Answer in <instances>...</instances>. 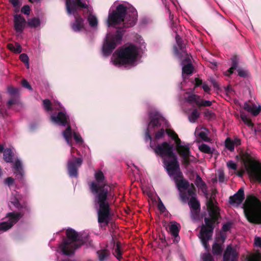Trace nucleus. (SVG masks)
<instances>
[{
	"label": "nucleus",
	"instance_id": "nucleus-1",
	"mask_svg": "<svg viewBox=\"0 0 261 261\" xmlns=\"http://www.w3.org/2000/svg\"><path fill=\"white\" fill-rule=\"evenodd\" d=\"M150 121L145 132V140L146 141H150V147L156 154L163 159L166 169L169 175L175 182L181 200L184 202L189 200V205L192 217L195 218L200 207V204L196 199L195 189L193 184L190 185L187 180L181 178L182 173L179 170L177 157L173 152V146L165 142L155 147L152 143L150 134L161 126L168 127L169 123L165 118L156 112L150 113Z\"/></svg>",
	"mask_w": 261,
	"mask_h": 261
},
{
	"label": "nucleus",
	"instance_id": "nucleus-2",
	"mask_svg": "<svg viewBox=\"0 0 261 261\" xmlns=\"http://www.w3.org/2000/svg\"><path fill=\"white\" fill-rule=\"evenodd\" d=\"M95 181L89 184L92 193L95 195L94 203L97 211L98 222L102 226L107 225L110 220L109 203L107 200L109 186L106 184L103 173L100 170L94 174Z\"/></svg>",
	"mask_w": 261,
	"mask_h": 261
},
{
	"label": "nucleus",
	"instance_id": "nucleus-3",
	"mask_svg": "<svg viewBox=\"0 0 261 261\" xmlns=\"http://www.w3.org/2000/svg\"><path fill=\"white\" fill-rule=\"evenodd\" d=\"M115 3L109 11L107 20L108 27H117L118 24L123 22L126 27L134 25L137 20L138 14L134 7L127 8L124 4H119L114 10Z\"/></svg>",
	"mask_w": 261,
	"mask_h": 261
},
{
	"label": "nucleus",
	"instance_id": "nucleus-4",
	"mask_svg": "<svg viewBox=\"0 0 261 261\" xmlns=\"http://www.w3.org/2000/svg\"><path fill=\"white\" fill-rule=\"evenodd\" d=\"M209 218H205V224L203 225L200 233V238L202 244L206 250H208L207 242L211 239L214 229V224L219 217V208L217 203L212 199H209L206 202Z\"/></svg>",
	"mask_w": 261,
	"mask_h": 261
},
{
	"label": "nucleus",
	"instance_id": "nucleus-5",
	"mask_svg": "<svg viewBox=\"0 0 261 261\" xmlns=\"http://www.w3.org/2000/svg\"><path fill=\"white\" fill-rule=\"evenodd\" d=\"M139 52V47L133 45L121 47L113 54L111 62L119 67L122 65L135 66L137 64Z\"/></svg>",
	"mask_w": 261,
	"mask_h": 261
},
{
	"label": "nucleus",
	"instance_id": "nucleus-6",
	"mask_svg": "<svg viewBox=\"0 0 261 261\" xmlns=\"http://www.w3.org/2000/svg\"><path fill=\"white\" fill-rule=\"evenodd\" d=\"M244 211L247 220L251 223L261 224V202L254 196L247 198Z\"/></svg>",
	"mask_w": 261,
	"mask_h": 261
},
{
	"label": "nucleus",
	"instance_id": "nucleus-7",
	"mask_svg": "<svg viewBox=\"0 0 261 261\" xmlns=\"http://www.w3.org/2000/svg\"><path fill=\"white\" fill-rule=\"evenodd\" d=\"M241 158L249 176L261 182V164L254 160V156L249 150L242 152Z\"/></svg>",
	"mask_w": 261,
	"mask_h": 261
},
{
	"label": "nucleus",
	"instance_id": "nucleus-8",
	"mask_svg": "<svg viewBox=\"0 0 261 261\" xmlns=\"http://www.w3.org/2000/svg\"><path fill=\"white\" fill-rule=\"evenodd\" d=\"M67 241H65L59 246L60 249L65 255H70L73 253L74 250L83 244L82 237L74 230L68 228L66 230Z\"/></svg>",
	"mask_w": 261,
	"mask_h": 261
},
{
	"label": "nucleus",
	"instance_id": "nucleus-9",
	"mask_svg": "<svg viewBox=\"0 0 261 261\" xmlns=\"http://www.w3.org/2000/svg\"><path fill=\"white\" fill-rule=\"evenodd\" d=\"M166 133L172 139L175 141L176 143V149L178 153L182 157L184 162L188 164L190 162H195L196 159L190 155V145L189 144H181L180 140L178 138L177 134L172 130L166 129Z\"/></svg>",
	"mask_w": 261,
	"mask_h": 261
},
{
	"label": "nucleus",
	"instance_id": "nucleus-10",
	"mask_svg": "<svg viewBox=\"0 0 261 261\" xmlns=\"http://www.w3.org/2000/svg\"><path fill=\"white\" fill-rule=\"evenodd\" d=\"M123 34L120 30L117 31L114 36L108 34L102 46V54L105 56L111 54L113 49L119 44L122 40Z\"/></svg>",
	"mask_w": 261,
	"mask_h": 261
},
{
	"label": "nucleus",
	"instance_id": "nucleus-11",
	"mask_svg": "<svg viewBox=\"0 0 261 261\" xmlns=\"http://www.w3.org/2000/svg\"><path fill=\"white\" fill-rule=\"evenodd\" d=\"M69 118L65 113L63 112H59L58 115H52L51 120L54 123L65 126L67 125L66 129L63 132V136L68 145L71 146L70 142V139L71 138V128L69 124Z\"/></svg>",
	"mask_w": 261,
	"mask_h": 261
},
{
	"label": "nucleus",
	"instance_id": "nucleus-12",
	"mask_svg": "<svg viewBox=\"0 0 261 261\" xmlns=\"http://www.w3.org/2000/svg\"><path fill=\"white\" fill-rule=\"evenodd\" d=\"M74 149L71 148V159L68 162L67 169L70 177L77 176V168L82 165L83 160L80 158H75L73 155Z\"/></svg>",
	"mask_w": 261,
	"mask_h": 261
},
{
	"label": "nucleus",
	"instance_id": "nucleus-13",
	"mask_svg": "<svg viewBox=\"0 0 261 261\" xmlns=\"http://www.w3.org/2000/svg\"><path fill=\"white\" fill-rule=\"evenodd\" d=\"M88 0H66V8L68 14H74L79 8L88 7Z\"/></svg>",
	"mask_w": 261,
	"mask_h": 261
},
{
	"label": "nucleus",
	"instance_id": "nucleus-14",
	"mask_svg": "<svg viewBox=\"0 0 261 261\" xmlns=\"http://www.w3.org/2000/svg\"><path fill=\"white\" fill-rule=\"evenodd\" d=\"M21 217V216L18 213H8L7 215L8 221L0 223V230L5 231L8 230L17 222Z\"/></svg>",
	"mask_w": 261,
	"mask_h": 261
},
{
	"label": "nucleus",
	"instance_id": "nucleus-15",
	"mask_svg": "<svg viewBox=\"0 0 261 261\" xmlns=\"http://www.w3.org/2000/svg\"><path fill=\"white\" fill-rule=\"evenodd\" d=\"M238 255L236 247L228 245L224 253L223 261H237Z\"/></svg>",
	"mask_w": 261,
	"mask_h": 261
},
{
	"label": "nucleus",
	"instance_id": "nucleus-16",
	"mask_svg": "<svg viewBox=\"0 0 261 261\" xmlns=\"http://www.w3.org/2000/svg\"><path fill=\"white\" fill-rule=\"evenodd\" d=\"M182 56H185L184 60L182 62V75L184 77L185 74H192L193 71V67L191 63L190 58L187 53L184 52Z\"/></svg>",
	"mask_w": 261,
	"mask_h": 261
},
{
	"label": "nucleus",
	"instance_id": "nucleus-17",
	"mask_svg": "<svg viewBox=\"0 0 261 261\" xmlns=\"http://www.w3.org/2000/svg\"><path fill=\"white\" fill-rule=\"evenodd\" d=\"M244 198V189L241 188L236 194L230 197L229 203L233 206H238L243 202Z\"/></svg>",
	"mask_w": 261,
	"mask_h": 261
},
{
	"label": "nucleus",
	"instance_id": "nucleus-18",
	"mask_svg": "<svg viewBox=\"0 0 261 261\" xmlns=\"http://www.w3.org/2000/svg\"><path fill=\"white\" fill-rule=\"evenodd\" d=\"M14 28L16 31L18 35L20 34L23 31L25 24V19L19 15H16L14 16Z\"/></svg>",
	"mask_w": 261,
	"mask_h": 261
},
{
	"label": "nucleus",
	"instance_id": "nucleus-19",
	"mask_svg": "<svg viewBox=\"0 0 261 261\" xmlns=\"http://www.w3.org/2000/svg\"><path fill=\"white\" fill-rule=\"evenodd\" d=\"M180 228V225L179 223L175 221H173L170 223L169 226V230L171 235L174 238V242L176 243L178 242L180 238L178 236L179 231Z\"/></svg>",
	"mask_w": 261,
	"mask_h": 261
},
{
	"label": "nucleus",
	"instance_id": "nucleus-20",
	"mask_svg": "<svg viewBox=\"0 0 261 261\" xmlns=\"http://www.w3.org/2000/svg\"><path fill=\"white\" fill-rule=\"evenodd\" d=\"M244 108L254 116L258 115L261 111V106L260 105L256 106L253 103L245 102Z\"/></svg>",
	"mask_w": 261,
	"mask_h": 261
},
{
	"label": "nucleus",
	"instance_id": "nucleus-21",
	"mask_svg": "<svg viewBox=\"0 0 261 261\" xmlns=\"http://www.w3.org/2000/svg\"><path fill=\"white\" fill-rule=\"evenodd\" d=\"M195 134L204 141H208L210 140L208 137V130L204 127H197L195 131Z\"/></svg>",
	"mask_w": 261,
	"mask_h": 261
},
{
	"label": "nucleus",
	"instance_id": "nucleus-22",
	"mask_svg": "<svg viewBox=\"0 0 261 261\" xmlns=\"http://www.w3.org/2000/svg\"><path fill=\"white\" fill-rule=\"evenodd\" d=\"M75 22L73 23L72 28L75 32L80 31L83 28L84 20L80 17L75 16Z\"/></svg>",
	"mask_w": 261,
	"mask_h": 261
},
{
	"label": "nucleus",
	"instance_id": "nucleus-23",
	"mask_svg": "<svg viewBox=\"0 0 261 261\" xmlns=\"http://www.w3.org/2000/svg\"><path fill=\"white\" fill-rule=\"evenodd\" d=\"M13 170H15L14 173L16 174V176H22L23 174L22 164L20 160H17L14 164Z\"/></svg>",
	"mask_w": 261,
	"mask_h": 261
},
{
	"label": "nucleus",
	"instance_id": "nucleus-24",
	"mask_svg": "<svg viewBox=\"0 0 261 261\" xmlns=\"http://www.w3.org/2000/svg\"><path fill=\"white\" fill-rule=\"evenodd\" d=\"M13 155V153L12 150L10 148H7L4 151V159L6 162H12V159Z\"/></svg>",
	"mask_w": 261,
	"mask_h": 261
},
{
	"label": "nucleus",
	"instance_id": "nucleus-25",
	"mask_svg": "<svg viewBox=\"0 0 261 261\" xmlns=\"http://www.w3.org/2000/svg\"><path fill=\"white\" fill-rule=\"evenodd\" d=\"M195 185L198 188L201 189L203 193L206 192V185L205 182L202 180L201 178L197 175L195 180Z\"/></svg>",
	"mask_w": 261,
	"mask_h": 261
},
{
	"label": "nucleus",
	"instance_id": "nucleus-26",
	"mask_svg": "<svg viewBox=\"0 0 261 261\" xmlns=\"http://www.w3.org/2000/svg\"><path fill=\"white\" fill-rule=\"evenodd\" d=\"M87 20L91 27L93 28H97L98 24V20L96 16L93 14L90 13L87 18Z\"/></svg>",
	"mask_w": 261,
	"mask_h": 261
},
{
	"label": "nucleus",
	"instance_id": "nucleus-27",
	"mask_svg": "<svg viewBox=\"0 0 261 261\" xmlns=\"http://www.w3.org/2000/svg\"><path fill=\"white\" fill-rule=\"evenodd\" d=\"M200 97L197 95L194 94H189L188 97L186 98V101L190 103H195L198 106Z\"/></svg>",
	"mask_w": 261,
	"mask_h": 261
},
{
	"label": "nucleus",
	"instance_id": "nucleus-28",
	"mask_svg": "<svg viewBox=\"0 0 261 261\" xmlns=\"http://www.w3.org/2000/svg\"><path fill=\"white\" fill-rule=\"evenodd\" d=\"M8 48L15 53H20L21 52V46L18 43H16L15 45L12 44L8 45Z\"/></svg>",
	"mask_w": 261,
	"mask_h": 261
},
{
	"label": "nucleus",
	"instance_id": "nucleus-29",
	"mask_svg": "<svg viewBox=\"0 0 261 261\" xmlns=\"http://www.w3.org/2000/svg\"><path fill=\"white\" fill-rule=\"evenodd\" d=\"M199 112L197 110H194L189 116V120L191 122L194 123L199 118Z\"/></svg>",
	"mask_w": 261,
	"mask_h": 261
},
{
	"label": "nucleus",
	"instance_id": "nucleus-30",
	"mask_svg": "<svg viewBox=\"0 0 261 261\" xmlns=\"http://www.w3.org/2000/svg\"><path fill=\"white\" fill-rule=\"evenodd\" d=\"M222 252V247L221 245L215 243L213 246V253L214 255H220Z\"/></svg>",
	"mask_w": 261,
	"mask_h": 261
},
{
	"label": "nucleus",
	"instance_id": "nucleus-31",
	"mask_svg": "<svg viewBox=\"0 0 261 261\" xmlns=\"http://www.w3.org/2000/svg\"><path fill=\"white\" fill-rule=\"evenodd\" d=\"M237 67V62L235 59H232L231 67L228 69L226 72H224V74L226 76H229L231 74L234 70Z\"/></svg>",
	"mask_w": 261,
	"mask_h": 261
},
{
	"label": "nucleus",
	"instance_id": "nucleus-32",
	"mask_svg": "<svg viewBox=\"0 0 261 261\" xmlns=\"http://www.w3.org/2000/svg\"><path fill=\"white\" fill-rule=\"evenodd\" d=\"M40 24H41V22H40V20L38 18H34L32 19H30L28 21V25L31 28H37L39 26H40Z\"/></svg>",
	"mask_w": 261,
	"mask_h": 261
},
{
	"label": "nucleus",
	"instance_id": "nucleus-33",
	"mask_svg": "<svg viewBox=\"0 0 261 261\" xmlns=\"http://www.w3.org/2000/svg\"><path fill=\"white\" fill-rule=\"evenodd\" d=\"M241 118L242 119V121L248 126L252 127L253 126V123L251 122V120L248 117V116L245 115L244 113H241Z\"/></svg>",
	"mask_w": 261,
	"mask_h": 261
},
{
	"label": "nucleus",
	"instance_id": "nucleus-34",
	"mask_svg": "<svg viewBox=\"0 0 261 261\" xmlns=\"http://www.w3.org/2000/svg\"><path fill=\"white\" fill-rule=\"evenodd\" d=\"M199 149L206 153H211L213 152V150L208 145L205 144H202L199 146Z\"/></svg>",
	"mask_w": 261,
	"mask_h": 261
},
{
	"label": "nucleus",
	"instance_id": "nucleus-35",
	"mask_svg": "<svg viewBox=\"0 0 261 261\" xmlns=\"http://www.w3.org/2000/svg\"><path fill=\"white\" fill-rule=\"evenodd\" d=\"M99 259L103 261L109 255V253L106 250H101L97 251Z\"/></svg>",
	"mask_w": 261,
	"mask_h": 261
},
{
	"label": "nucleus",
	"instance_id": "nucleus-36",
	"mask_svg": "<svg viewBox=\"0 0 261 261\" xmlns=\"http://www.w3.org/2000/svg\"><path fill=\"white\" fill-rule=\"evenodd\" d=\"M225 145L226 148L230 151H233L234 150V142L233 141L229 138H227L225 142Z\"/></svg>",
	"mask_w": 261,
	"mask_h": 261
},
{
	"label": "nucleus",
	"instance_id": "nucleus-37",
	"mask_svg": "<svg viewBox=\"0 0 261 261\" xmlns=\"http://www.w3.org/2000/svg\"><path fill=\"white\" fill-rule=\"evenodd\" d=\"M114 255L117 257V259H120L121 255V251L120 249V244L117 243L116 245L114 252L113 253Z\"/></svg>",
	"mask_w": 261,
	"mask_h": 261
},
{
	"label": "nucleus",
	"instance_id": "nucleus-38",
	"mask_svg": "<svg viewBox=\"0 0 261 261\" xmlns=\"http://www.w3.org/2000/svg\"><path fill=\"white\" fill-rule=\"evenodd\" d=\"M201 258L202 261H212L213 257L212 255L207 252L204 253L201 255Z\"/></svg>",
	"mask_w": 261,
	"mask_h": 261
},
{
	"label": "nucleus",
	"instance_id": "nucleus-39",
	"mask_svg": "<svg viewBox=\"0 0 261 261\" xmlns=\"http://www.w3.org/2000/svg\"><path fill=\"white\" fill-rule=\"evenodd\" d=\"M20 59L21 61H22L27 66V68H29V57L27 55L25 54H22L20 55Z\"/></svg>",
	"mask_w": 261,
	"mask_h": 261
},
{
	"label": "nucleus",
	"instance_id": "nucleus-40",
	"mask_svg": "<svg viewBox=\"0 0 261 261\" xmlns=\"http://www.w3.org/2000/svg\"><path fill=\"white\" fill-rule=\"evenodd\" d=\"M248 261H261V254H253L249 258Z\"/></svg>",
	"mask_w": 261,
	"mask_h": 261
},
{
	"label": "nucleus",
	"instance_id": "nucleus-41",
	"mask_svg": "<svg viewBox=\"0 0 261 261\" xmlns=\"http://www.w3.org/2000/svg\"><path fill=\"white\" fill-rule=\"evenodd\" d=\"M43 107L44 109L48 111L51 110L50 101L48 99H45L43 101Z\"/></svg>",
	"mask_w": 261,
	"mask_h": 261
},
{
	"label": "nucleus",
	"instance_id": "nucleus-42",
	"mask_svg": "<svg viewBox=\"0 0 261 261\" xmlns=\"http://www.w3.org/2000/svg\"><path fill=\"white\" fill-rule=\"evenodd\" d=\"M212 105V102L209 100H203L200 98L199 102H198V106H210Z\"/></svg>",
	"mask_w": 261,
	"mask_h": 261
},
{
	"label": "nucleus",
	"instance_id": "nucleus-43",
	"mask_svg": "<svg viewBox=\"0 0 261 261\" xmlns=\"http://www.w3.org/2000/svg\"><path fill=\"white\" fill-rule=\"evenodd\" d=\"M218 180L220 182H223L225 181V176L224 172L222 170L218 172Z\"/></svg>",
	"mask_w": 261,
	"mask_h": 261
},
{
	"label": "nucleus",
	"instance_id": "nucleus-44",
	"mask_svg": "<svg viewBox=\"0 0 261 261\" xmlns=\"http://www.w3.org/2000/svg\"><path fill=\"white\" fill-rule=\"evenodd\" d=\"M11 203L13 204L14 206H15L16 208H19L20 204L18 202V199L14 197L13 198H12L11 199Z\"/></svg>",
	"mask_w": 261,
	"mask_h": 261
},
{
	"label": "nucleus",
	"instance_id": "nucleus-45",
	"mask_svg": "<svg viewBox=\"0 0 261 261\" xmlns=\"http://www.w3.org/2000/svg\"><path fill=\"white\" fill-rule=\"evenodd\" d=\"M165 134L164 129L163 128L161 129L155 134V138L159 139L162 138Z\"/></svg>",
	"mask_w": 261,
	"mask_h": 261
},
{
	"label": "nucleus",
	"instance_id": "nucleus-46",
	"mask_svg": "<svg viewBox=\"0 0 261 261\" xmlns=\"http://www.w3.org/2000/svg\"><path fill=\"white\" fill-rule=\"evenodd\" d=\"M227 166L229 168L233 170H236L237 169L236 164L232 161L228 162L227 163Z\"/></svg>",
	"mask_w": 261,
	"mask_h": 261
},
{
	"label": "nucleus",
	"instance_id": "nucleus-47",
	"mask_svg": "<svg viewBox=\"0 0 261 261\" xmlns=\"http://www.w3.org/2000/svg\"><path fill=\"white\" fill-rule=\"evenodd\" d=\"M254 245L256 247L261 248V238L255 237L254 238Z\"/></svg>",
	"mask_w": 261,
	"mask_h": 261
},
{
	"label": "nucleus",
	"instance_id": "nucleus-48",
	"mask_svg": "<svg viewBox=\"0 0 261 261\" xmlns=\"http://www.w3.org/2000/svg\"><path fill=\"white\" fill-rule=\"evenodd\" d=\"M73 137H74V140H75V141L77 143H80L83 142L82 137H81V136L80 135L77 134V133H74Z\"/></svg>",
	"mask_w": 261,
	"mask_h": 261
},
{
	"label": "nucleus",
	"instance_id": "nucleus-49",
	"mask_svg": "<svg viewBox=\"0 0 261 261\" xmlns=\"http://www.w3.org/2000/svg\"><path fill=\"white\" fill-rule=\"evenodd\" d=\"M30 12V7L26 5L23 6L21 9V12L26 15H29Z\"/></svg>",
	"mask_w": 261,
	"mask_h": 261
},
{
	"label": "nucleus",
	"instance_id": "nucleus-50",
	"mask_svg": "<svg viewBox=\"0 0 261 261\" xmlns=\"http://www.w3.org/2000/svg\"><path fill=\"white\" fill-rule=\"evenodd\" d=\"M10 2L13 5V6L17 9H18L20 5L19 0H10Z\"/></svg>",
	"mask_w": 261,
	"mask_h": 261
},
{
	"label": "nucleus",
	"instance_id": "nucleus-51",
	"mask_svg": "<svg viewBox=\"0 0 261 261\" xmlns=\"http://www.w3.org/2000/svg\"><path fill=\"white\" fill-rule=\"evenodd\" d=\"M22 83V86L29 89V90H32V87L31 86V85L29 84V83L27 82V81H26L25 80H23L21 82Z\"/></svg>",
	"mask_w": 261,
	"mask_h": 261
},
{
	"label": "nucleus",
	"instance_id": "nucleus-52",
	"mask_svg": "<svg viewBox=\"0 0 261 261\" xmlns=\"http://www.w3.org/2000/svg\"><path fill=\"white\" fill-rule=\"evenodd\" d=\"M175 39H176V41L177 44L179 48L181 49L182 48L181 39L180 38V37L178 35H177L176 36Z\"/></svg>",
	"mask_w": 261,
	"mask_h": 261
},
{
	"label": "nucleus",
	"instance_id": "nucleus-53",
	"mask_svg": "<svg viewBox=\"0 0 261 261\" xmlns=\"http://www.w3.org/2000/svg\"><path fill=\"white\" fill-rule=\"evenodd\" d=\"M5 183L10 186L14 183V179L12 177H8L5 179Z\"/></svg>",
	"mask_w": 261,
	"mask_h": 261
},
{
	"label": "nucleus",
	"instance_id": "nucleus-54",
	"mask_svg": "<svg viewBox=\"0 0 261 261\" xmlns=\"http://www.w3.org/2000/svg\"><path fill=\"white\" fill-rule=\"evenodd\" d=\"M8 92L11 95L15 94L18 92V89L14 88H9L8 89Z\"/></svg>",
	"mask_w": 261,
	"mask_h": 261
},
{
	"label": "nucleus",
	"instance_id": "nucleus-55",
	"mask_svg": "<svg viewBox=\"0 0 261 261\" xmlns=\"http://www.w3.org/2000/svg\"><path fill=\"white\" fill-rule=\"evenodd\" d=\"M238 74L241 77H246L247 75V72L241 69L238 70Z\"/></svg>",
	"mask_w": 261,
	"mask_h": 261
},
{
	"label": "nucleus",
	"instance_id": "nucleus-56",
	"mask_svg": "<svg viewBox=\"0 0 261 261\" xmlns=\"http://www.w3.org/2000/svg\"><path fill=\"white\" fill-rule=\"evenodd\" d=\"M230 228V225L229 224H225L223 225L222 230L224 231H228Z\"/></svg>",
	"mask_w": 261,
	"mask_h": 261
},
{
	"label": "nucleus",
	"instance_id": "nucleus-57",
	"mask_svg": "<svg viewBox=\"0 0 261 261\" xmlns=\"http://www.w3.org/2000/svg\"><path fill=\"white\" fill-rule=\"evenodd\" d=\"M17 102L16 99H10L8 102V105L9 106H11L12 105L16 104Z\"/></svg>",
	"mask_w": 261,
	"mask_h": 261
},
{
	"label": "nucleus",
	"instance_id": "nucleus-58",
	"mask_svg": "<svg viewBox=\"0 0 261 261\" xmlns=\"http://www.w3.org/2000/svg\"><path fill=\"white\" fill-rule=\"evenodd\" d=\"M202 88L204 90V91L206 92H208L210 90V88L209 86L205 84H204L202 86Z\"/></svg>",
	"mask_w": 261,
	"mask_h": 261
},
{
	"label": "nucleus",
	"instance_id": "nucleus-59",
	"mask_svg": "<svg viewBox=\"0 0 261 261\" xmlns=\"http://www.w3.org/2000/svg\"><path fill=\"white\" fill-rule=\"evenodd\" d=\"M158 207H159V210L161 212H164L165 210V207L164 206V205H163V204L162 203H160L158 205Z\"/></svg>",
	"mask_w": 261,
	"mask_h": 261
},
{
	"label": "nucleus",
	"instance_id": "nucleus-60",
	"mask_svg": "<svg viewBox=\"0 0 261 261\" xmlns=\"http://www.w3.org/2000/svg\"><path fill=\"white\" fill-rule=\"evenodd\" d=\"M234 145L238 146L241 144V141L239 139L236 138L233 141Z\"/></svg>",
	"mask_w": 261,
	"mask_h": 261
},
{
	"label": "nucleus",
	"instance_id": "nucleus-61",
	"mask_svg": "<svg viewBox=\"0 0 261 261\" xmlns=\"http://www.w3.org/2000/svg\"><path fill=\"white\" fill-rule=\"evenodd\" d=\"M195 81H196V85H195V87H197L199 85H200V84H201L202 83V82L201 80H199V79H195Z\"/></svg>",
	"mask_w": 261,
	"mask_h": 261
},
{
	"label": "nucleus",
	"instance_id": "nucleus-62",
	"mask_svg": "<svg viewBox=\"0 0 261 261\" xmlns=\"http://www.w3.org/2000/svg\"><path fill=\"white\" fill-rule=\"evenodd\" d=\"M145 48V45L144 44V42H142L141 43V45L140 46H139V48L141 50H143V49H144Z\"/></svg>",
	"mask_w": 261,
	"mask_h": 261
},
{
	"label": "nucleus",
	"instance_id": "nucleus-63",
	"mask_svg": "<svg viewBox=\"0 0 261 261\" xmlns=\"http://www.w3.org/2000/svg\"><path fill=\"white\" fill-rule=\"evenodd\" d=\"M221 237L222 242L223 243L225 240V237L222 233H221Z\"/></svg>",
	"mask_w": 261,
	"mask_h": 261
},
{
	"label": "nucleus",
	"instance_id": "nucleus-64",
	"mask_svg": "<svg viewBox=\"0 0 261 261\" xmlns=\"http://www.w3.org/2000/svg\"><path fill=\"white\" fill-rule=\"evenodd\" d=\"M4 150V146L2 145H0V152H3Z\"/></svg>",
	"mask_w": 261,
	"mask_h": 261
}]
</instances>
